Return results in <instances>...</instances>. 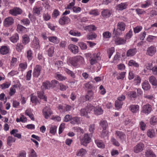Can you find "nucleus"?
I'll return each instance as SVG.
<instances>
[{"instance_id": "obj_19", "label": "nucleus", "mask_w": 157, "mask_h": 157, "mask_svg": "<svg viewBox=\"0 0 157 157\" xmlns=\"http://www.w3.org/2000/svg\"><path fill=\"white\" fill-rule=\"evenodd\" d=\"M70 122L73 124H78L80 123V118L77 117H72Z\"/></svg>"}, {"instance_id": "obj_56", "label": "nucleus", "mask_w": 157, "mask_h": 157, "mask_svg": "<svg viewBox=\"0 0 157 157\" xmlns=\"http://www.w3.org/2000/svg\"><path fill=\"white\" fill-rule=\"evenodd\" d=\"M103 37L105 38H108L110 37L111 34L109 32H104L103 34Z\"/></svg>"}, {"instance_id": "obj_46", "label": "nucleus", "mask_w": 157, "mask_h": 157, "mask_svg": "<svg viewBox=\"0 0 157 157\" xmlns=\"http://www.w3.org/2000/svg\"><path fill=\"white\" fill-rule=\"evenodd\" d=\"M111 140L113 145L117 147L120 146V144L118 141L114 138H112Z\"/></svg>"}, {"instance_id": "obj_12", "label": "nucleus", "mask_w": 157, "mask_h": 157, "mask_svg": "<svg viewBox=\"0 0 157 157\" xmlns=\"http://www.w3.org/2000/svg\"><path fill=\"white\" fill-rule=\"evenodd\" d=\"M145 155L146 157H155L156 155L152 150L149 148L146 149L145 152Z\"/></svg>"}, {"instance_id": "obj_31", "label": "nucleus", "mask_w": 157, "mask_h": 157, "mask_svg": "<svg viewBox=\"0 0 157 157\" xmlns=\"http://www.w3.org/2000/svg\"><path fill=\"white\" fill-rule=\"evenodd\" d=\"M33 44L35 47V48L37 49L39 47V40L37 38L35 37V38L33 40Z\"/></svg>"}, {"instance_id": "obj_7", "label": "nucleus", "mask_w": 157, "mask_h": 157, "mask_svg": "<svg viewBox=\"0 0 157 157\" xmlns=\"http://www.w3.org/2000/svg\"><path fill=\"white\" fill-rule=\"evenodd\" d=\"M42 67L39 65H36L34 68L33 73V75L34 77H38L40 75Z\"/></svg>"}, {"instance_id": "obj_63", "label": "nucleus", "mask_w": 157, "mask_h": 157, "mask_svg": "<svg viewBox=\"0 0 157 157\" xmlns=\"http://www.w3.org/2000/svg\"><path fill=\"white\" fill-rule=\"evenodd\" d=\"M132 35V32L131 29L130 30L129 32L125 36L126 39H128L131 37Z\"/></svg>"}, {"instance_id": "obj_30", "label": "nucleus", "mask_w": 157, "mask_h": 157, "mask_svg": "<svg viewBox=\"0 0 157 157\" xmlns=\"http://www.w3.org/2000/svg\"><path fill=\"white\" fill-rule=\"evenodd\" d=\"M97 36V34L95 33H90L86 36L87 39L89 40H93L95 39L96 38Z\"/></svg>"}, {"instance_id": "obj_39", "label": "nucleus", "mask_w": 157, "mask_h": 157, "mask_svg": "<svg viewBox=\"0 0 157 157\" xmlns=\"http://www.w3.org/2000/svg\"><path fill=\"white\" fill-rule=\"evenodd\" d=\"M49 40L53 43L58 44L59 42V40L56 37L51 36L48 38Z\"/></svg>"}, {"instance_id": "obj_15", "label": "nucleus", "mask_w": 157, "mask_h": 157, "mask_svg": "<svg viewBox=\"0 0 157 157\" xmlns=\"http://www.w3.org/2000/svg\"><path fill=\"white\" fill-rule=\"evenodd\" d=\"M51 87V83L48 81H46L43 83L41 87L43 90L49 89Z\"/></svg>"}, {"instance_id": "obj_14", "label": "nucleus", "mask_w": 157, "mask_h": 157, "mask_svg": "<svg viewBox=\"0 0 157 157\" xmlns=\"http://www.w3.org/2000/svg\"><path fill=\"white\" fill-rule=\"evenodd\" d=\"M18 131L17 129H13L10 132V134L13 135L14 137H17L18 139L21 138V134L18 133Z\"/></svg>"}, {"instance_id": "obj_51", "label": "nucleus", "mask_w": 157, "mask_h": 157, "mask_svg": "<svg viewBox=\"0 0 157 157\" xmlns=\"http://www.w3.org/2000/svg\"><path fill=\"white\" fill-rule=\"evenodd\" d=\"M23 48V46L21 43H17L16 46V49L19 52H21Z\"/></svg>"}, {"instance_id": "obj_11", "label": "nucleus", "mask_w": 157, "mask_h": 157, "mask_svg": "<svg viewBox=\"0 0 157 157\" xmlns=\"http://www.w3.org/2000/svg\"><path fill=\"white\" fill-rule=\"evenodd\" d=\"M68 48L73 54H76L78 52V47L75 45L70 44L68 46Z\"/></svg>"}, {"instance_id": "obj_57", "label": "nucleus", "mask_w": 157, "mask_h": 157, "mask_svg": "<svg viewBox=\"0 0 157 157\" xmlns=\"http://www.w3.org/2000/svg\"><path fill=\"white\" fill-rule=\"evenodd\" d=\"M21 22L24 25H29L30 23L29 20L27 18L21 20Z\"/></svg>"}, {"instance_id": "obj_4", "label": "nucleus", "mask_w": 157, "mask_h": 157, "mask_svg": "<svg viewBox=\"0 0 157 157\" xmlns=\"http://www.w3.org/2000/svg\"><path fill=\"white\" fill-rule=\"evenodd\" d=\"M115 135L122 143L125 141L126 136L124 132L120 131L117 130L115 132Z\"/></svg>"}, {"instance_id": "obj_32", "label": "nucleus", "mask_w": 157, "mask_h": 157, "mask_svg": "<svg viewBox=\"0 0 157 157\" xmlns=\"http://www.w3.org/2000/svg\"><path fill=\"white\" fill-rule=\"evenodd\" d=\"M100 124L103 128V130H106L107 127L108 126V124L106 121L101 120Z\"/></svg>"}, {"instance_id": "obj_3", "label": "nucleus", "mask_w": 157, "mask_h": 157, "mask_svg": "<svg viewBox=\"0 0 157 157\" xmlns=\"http://www.w3.org/2000/svg\"><path fill=\"white\" fill-rule=\"evenodd\" d=\"M22 13V10L19 7H14L9 11V13L13 16H17L21 14Z\"/></svg>"}, {"instance_id": "obj_23", "label": "nucleus", "mask_w": 157, "mask_h": 157, "mask_svg": "<svg viewBox=\"0 0 157 157\" xmlns=\"http://www.w3.org/2000/svg\"><path fill=\"white\" fill-rule=\"evenodd\" d=\"M31 101L34 104V105H36L39 104L40 102L38 100L36 96L31 95Z\"/></svg>"}, {"instance_id": "obj_34", "label": "nucleus", "mask_w": 157, "mask_h": 157, "mask_svg": "<svg viewBox=\"0 0 157 157\" xmlns=\"http://www.w3.org/2000/svg\"><path fill=\"white\" fill-rule=\"evenodd\" d=\"M59 83L58 81L56 80H53L51 82V87L52 88L56 87H58Z\"/></svg>"}, {"instance_id": "obj_47", "label": "nucleus", "mask_w": 157, "mask_h": 157, "mask_svg": "<svg viewBox=\"0 0 157 157\" xmlns=\"http://www.w3.org/2000/svg\"><path fill=\"white\" fill-rule=\"evenodd\" d=\"M122 104L123 102L117 100L115 101V106L116 108H121Z\"/></svg>"}, {"instance_id": "obj_6", "label": "nucleus", "mask_w": 157, "mask_h": 157, "mask_svg": "<svg viewBox=\"0 0 157 157\" xmlns=\"http://www.w3.org/2000/svg\"><path fill=\"white\" fill-rule=\"evenodd\" d=\"M14 23V19L11 17L6 18L4 22V25L6 27H8Z\"/></svg>"}, {"instance_id": "obj_55", "label": "nucleus", "mask_w": 157, "mask_h": 157, "mask_svg": "<svg viewBox=\"0 0 157 157\" xmlns=\"http://www.w3.org/2000/svg\"><path fill=\"white\" fill-rule=\"evenodd\" d=\"M119 29L117 28L116 29L115 28H114L113 30V35L115 36H118L120 35V32H118Z\"/></svg>"}, {"instance_id": "obj_40", "label": "nucleus", "mask_w": 157, "mask_h": 157, "mask_svg": "<svg viewBox=\"0 0 157 157\" xmlns=\"http://www.w3.org/2000/svg\"><path fill=\"white\" fill-rule=\"evenodd\" d=\"M108 131L106 130H103L101 135V138H105L108 137Z\"/></svg>"}, {"instance_id": "obj_45", "label": "nucleus", "mask_w": 157, "mask_h": 157, "mask_svg": "<svg viewBox=\"0 0 157 157\" xmlns=\"http://www.w3.org/2000/svg\"><path fill=\"white\" fill-rule=\"evenodd\" d=\"M86 153V151L85 149L83 148H81L78 152L77 155L78 156H82L85 154Z\"/></svg>"}, {"instance_id": "obj_53", "label": "nucleus", "mask_w": 157, "mask_h": 157, "mask_svg": "<svg viewBox=\"0 0 157 157\" xmlns=\"http://www.w3.org/2000/svg\"><path fill=\"white\" fill-rule=\"evenodd\" d=\"M142 28L141 26H137L134 28V32L135 33L139 32L142 29Z\"/></svg>"}, {"instance_id": "obj_26", "label": "nucleus", "mask_w": 157, "mask_h": 157, "mask_svg": "<svg viewBox=\"0 0 157 157\" xmlns=\"http://www.w3.org/2000/svg\"><path fill=\"white\" fill-rule=\"evenodd\" d=\"M127 5L125 3H122L119 4L117 6V9L118 10H122L126 8Z\"/></svg>"}, {"instance_id": "obj_2", "label": "nucleus", "mask_w": 157, "mask_h": 157, "mask_svg": "<svg viewBox=\"0 0 157 157\" xmlns=\"http://www.w3.org/2000/svg\"><path fill=\"white\" fill-rule=\"evenodd\" d=\"M144 144L143 143H139L134 147L133 151L136 153L141 152L144 149Z\"/></svg>"}, {"instance_id": "obj_41", "label": "nucleus", "mask_w": 157, "mask_h": 157, "mask_svg": "<svg viewBox=\"0 0 157 157\" xmlns=\"http://www.w3.org/2000/svg\"><path fill=\"white\" fill-rule=\"evenodd\" d=\"M69 33L70 34L73 36H81L80 33L77 32L73 30H70Z\"/></svg>"}, {"instance_id": "obj_28", "label": "nucleus", "mask_w": 157, "mask_h": 157, "mask_svg": "<svg viewBox=\"0 0 157 157\" xmlns=\"http://www.w3.org/2000/svg\"><path fill=\"white\" fill-rule=\"evenodd\" d=\"M95 142L98 147L101 148H103L105 147V144L101 141L96 140H95Z\"/></svg>"}, {"instance_id": "obj_18", "label": "nucleus", "mask_w": 157, "mask_h": 157, "mask_svg": "<svg viewBox=\"0 0 157 157\" xmlns=\"http://www.w3.org/2000/svg\"><path fill=\"white\" fill-rule=\"evenodd\" d=\"M149 81L150 83L154 86H157V80L153 76H150L149 78Z\"/></svg>"}, {"instance_id": "obj_42", "label": "nucleus", "mask_w": 157, "mask_h": 157, "mask_svg": "<svg viewBox=\"0 0 157 157\" xmlns=\"http://www.w3.org/2000/svg\"><path fill=\"white\" fill-rule=\"evenodd\" d=\"M157 123V118L155 116L152 117L150 120V123L152 125H154Z\"/></svg>"}, {"instance_id": "obj_10", "label": "nucleus", "mask_w": 157, "mask_h": 157, "mask_svg": "<svg viewBox=\"0 0 157 157\" xmlns=\"http://www.w3.org/2000/svg\"><path fill=\"white\" fill-rule=\"evenodd\" d=\"M70 21V19L69 17L66 16H63L59 19V22L60 25H63L68 24Z\"/></svg>"}, {"instance_id": "obj_21", "label": "nucleus", "mask_w": 157, "mask_h": 157, "mask_svg": "<svg viewBox=\"0 0 157 157\" xmlns=\"http://www.w3.org/2000/svg\"><path fill=\"white\" fill-rule=\"evenodd\" d=\"M126 25L123 22H120L117 24V28L121 31H124Z\"/></svg>"}, {"instance_id": "obj_61", "label": "nucleus", "mask_w": 157, "mask_h": 157, "mask_svg": "<svg viewBox=\"0 0 157 157\" xmlns=\"http://www.w3.org/2000/svg\"><path fill=\"white\" fill-rule=\"evenodd\" d=\"M72 117L69 115H67L64 117V121L65 122H67L70 120L71 121V119Z\"/></svg>"}, {"instance_id": "obj_13", "label": "nucleus", "mask_w": 157, "mask_h": 157, "mask_svg": "<svg viewBox=\"0 0 157 157\" xmlns=\"http://www.w3.org/2000/svg\"><path fill=\"white\" fill-rule=\"evenodd\" d=\"M142 88L144 90H149L151 88V86L147 80H145L144 82L142 85Z\"/></svg>"}, {"instance_id": "obj_60", "label": "nucleus", "mask_w": 157, "mask_h": 157, "mask_svg": "<svg viewBox=\"0 0 157 157\" xmlns=\"http://www.w3.org/2000/svg\"><path fill=\"white\" fill-rule=\"evenodd\" d=\"M10 85V84L7 83V82H6L1 85L0 86L2 87V89H3L8 88Z\"/></svg>"}, {"instance_id": "obj_36", "label": "nucleus", "mask_w": 157, "mask_h": 157, "mask_svg": "<svg viewBox=\"0 0 157 157\" xmlns=\"http://www.w3.org/2000/svg\"><path fill=\"white\" fill-rule=\"evenodd\" d=\"M128 65L130 66L135 67H138L139 66V64L133 60H130L129 61Z\"/></svg>"}, {"instance_id": "obj_49", "label": "nucleus", "mask_w": 157, "mask_h": 157, "mask_svg": "<svg viewBox=\"0 0 157 157\" xmlns=\"http://www.w3.org/2000/svg\"><path fill=\"white\" fill-rule=\"evenodd\" d=\"M86 29H88L89 31H93L96 29V28L94 25H90L86 27Z\"/></svg>"}, {"instance_id": "obj_27", "label": "nucleus", "mask_w": 157, "mask_h": 157, "mask_svg": "<svg viewBox=\"0 0 157 157\" xmlns=\"http://www.w3.org/2000/svg\"><path fill=\"white\" fill-rule=\"evenodd\" d=\"M147 135L148 137L152 138L155 135V132L154 129H149L147 132Z\"/></svg>"}, {"instance_id": "obj_1", "label": "nucleus", "mask_w": 157, "mask_h": 157, "mask_svg": "<svg viewBox=\"0 0 157 157\" xmlns=\"http://www.w3.org/2000/svg\"><path fill=\"white\" fill-rule=\"evenodd\" d=\"M83 58L80 56L70 58L69 59V62L74 67H78L82 64L83 62Z\"/></svg>"}, {"instance_id": "obj_50", "label": "nucleus", "mask_w": 157, "mask_h": 157, "mask_svg": "<svg viewBox=\"0 0 157 157\" xmlns=\"http://www.w3.org/2000/svg\"><path fill=\"white\" fill-rule=\"evenodd\" d=\"M42 9L41 8L34 7L33 9L34 13L39 15L40 14V11Z\"/></svg>"}, {"instance_id": "obj_37", "label": "nucleus", "mask_w": 157, "mask_h": 157, "mask_svg": "<svg viewBox=\"0 0 157 157\" xmlns=\"http://www.w3.org/2000/svg\"><path fill=\"white\" fill-rule=\"evenodd\" d=\"M140 127L141 130L143 131H144L146 128V124L143 121H140L139 123Z\"/></svg>"}, {"instance_id": "obj_16", "label": "nucleus", "mask_w": 157, "mask_h": 157, "mask_svg": "<svg viewBox=\"0 0 157 157\" xmlns=\"http://www.w3.org/2000/svg\"><path fill=\"white\" fill-rule=\"evenodd\" d=\"M136 48L130 49L127 51L126 55L128 57L133 56L136 54Z\"/></svg>"}, {"instance_id": "obj_59", "label": "nucleus", "mask_w": 157, "mask_h": 157, "mask_svg": "<svg viewBox=\"0 0 157 157\" xmlns=\"http://www.w3.org/2000/svg\"><path fill=\"white\" fill-rule=\"evenodd\" d=\"M114 52V48L112 47L110 48L109 51H108V54H109V58H110L112 55L113 54Z\"/></svg>"}, {"instance_id": "obj_8", "label": "nucleus", "mask_w": 157, "mask_h": 157, "mask_svg": "<svg viewBox=\"0 0 157 157\" xmlns=\"http://www.w3.org/2000/svg\"><path fill=\"white\" fill-rule=\"evenodd\" d=\"M156 51V48L153 46H151L147 49L146 54L150 56H152L155 54Z\"/></svg>"}, {"instance_id": "obj_25", "label": "nucleus", "mask_w": 157, "mask_h": 157, "mask_svg": "<svg viewBox=\"0 0 157 157\" xmlns=\"http://www.w3.org/2000/svg\"><path fill=\"white\" fill-rule=\"evenodd\" d=\"M10 40L13 43L16 42L19 40L18 35L17 33H15L10 38Z\"/></svg>"}, {"instance_id": "obj_43", "label": "nucleus", "mask_w": 157, "mask_h": 157, "mask_svg": "<svg viewBox=\"0 0 157 157\" xmlns=\"http://www.w3.org/2000/svg\"><path fill=\"white\" fill-rule=\"evenodd\" d=\"M78 45L80 46L82 50H85L87 48L86 44L83 42H78Z\"/></svg>"}, {"instance_id": "obj_44", "label": "nucleus", "mask_w": 157, "mask_h": 157, "mask_svg": "<svg viewBox=\"0 0 157 157\" xmlns=\"http://www.w3.org/2000/svg\"><path fill=\"white\" fill-rule=\"evenodd\" d=\"M56 78L60 81H63L67 79V77L60 74H57L56 76Z\"/></svg>"}, {"instance_id": "obj_22", "label": "nucleus", "mask_w": 157, "mask_h": 157, "mask_svg": "<svg viewBox=\"0 0 157 157\" xmlns=\"http://www.w3.org/2000/svg\"><path fill=\"white\" fill-rule=\"evenodd\" d=\"M9 50L6 46H2L0 49V53L1 54L5 55L9 52Z\"/></svg>"}, {"instance_id": "obj_35", "label": "nucleus", "mask_w": 157, "mask_h": 157, "mask_svg": "<svg viewBox=\"0 0 157 157\" xmlns=\"http://www.w3.org/2000/svg\"><path fill=\"white\" fill-rule=\"evenodd\" d=\"M64 71L68 75H70L73 78H74L75 77V76L74 73L68 68H65Z\"/></svg>"}, {"instance_id": "obj_9", "label": "nucleus", "mask_w": 157, "mask_h": 157, "mask_svg": "<svg viewBox=\"0 0 157 157\" xmlns=\"http://www.w3.org/2000/svg\"><path fill=\"white\" fill-rule=\"evenodd\" d=\"M43 109L42 112L44 117L46 119H48L50 116L52 114V112L50 109Z\"/></svg>"}, {"instance_id": "obj_58", "label": "nucleus", "mask_w": 157, "mask_h": 157, "mask_svg": "<svg viewBox=\"0 0 157 157\" xmlns=\"http://www.w3.org/2000/svg\"><path fill=\"white\" fill-rule=\"evenodd\" d=\"M59 87L60 90H61L64 91L66 90L68 87L64 85L62 83H59Z\"/></svg>"}, {"instance_id": "obj_38", "label": "nucleus", "mask_w": 157, "mask_h": 157, "mask_svg": "<svg viewBox=\"0 0 157 157\" xmlns=\"http://www.w3.org/2000/svg\"><path fill=\"white\" fill-rule=\"evenodd\" d=\"M94 114L97 115L102 114L103 112L102 109H94Z\"/></svg>"}, {"instance_id": "obj_54", "label": "nucleus", "mask_w": 157, "mask_h": 157, "mask_svg": "<svg viewBox=\"0 0 157 157\" xmlns=\"http://www.w3.org/2000/svg\"><path fill=\"white\" fill-rule=\"evenodd\" d=\"M65 124L64 123H63L60 125L59 128V134H60L61 133H62L65 128Z\"/></svg>"}, {"instance_id": "obj_33", "label": "nucleus", "mask_w": 157, "mask_h": 157, "mask_svg": "<svg viewBox=\"0 0 157 157\" xmlns=\"http://www.w3.org/2000/svg\"><path fill=\"white\" fill-rule=\"evenodd\" d=\"M90 109H81L80 110L81 115L82 116L86 115L87 113H90Z\"/></svg>"}, {"instance_id": "obj_48", "label": "nucleus", "mask_w": 157, "mask_h": 157, "mask_svg": "<svg viewBox=\"0 0 157 157\" xmlns=\"http://www.w3.org/2000/svg\"><path fill=\"white\" fill-rule=\"evenodd\" d=\"M48 55L50 57H51L52 56V54L54 52V48L53 47H51L48 50Z\"/></svg>"}, {"instance_id": "obj_5", "label": "nucleus", "mask_w": 157, "mask_h": 157, "mask_svg": "<svg viewBox=\"0 0 157 157\" xmlns=\"http://www.w3.org/2000/svg\"><path fill=\"white\" fill-rule=\"evenodd\" d=\"M91 139L89 135L87 133H85L84 137L81 140V143L84 145L85 144L90 143Z\"/></svg>"}, {"instance_id": "obj_52", "label": "nucleus", "mask_w": 157, "mask_h": 157, "mask_svg": "<svg viewBox=\"0 0 157 157\" xmlns=\"http://www.w3.org/2000/svg\"><path fill=\"white\" fill-rule=\"evenodd\" d=\"M56 131V127L55 126L51 127L50 129V132L53 135H54Z\"/></svg>"}, {"instance_id": "obj_64", "label": "nucleus", "mask_w": 157, "mask_h": 157, "mask_svg": "<svg viewBox=\"0 0 157 157\" xmlns=\"http://www.w3.org/2000/svg\"><path fill=\"white\" fill-rule=\"evenodd\" d=\"M26 152L24 151H22L20 152L17 157H26Z\"/></svg>"}, {"instance_id": "obj_29", "label": "nucleus", "mask_w": 157, "mask_h": 157, "mask_svg": "<svg viewBox=\"0 0 157 157\" xmlns=\"http://www.w3.org/2000/svg\"><path fill=\"white\" fill-rule=\"evenodd\" d=\"M22 43L25 44H27L29 41L30 39L29 36L27 35H25L22 37Z\"/></svg>"}, {"instance_id": "obj_62", "label": "nucleus", "mask_w": 157, "mask_h": 157, "mask_svg": "<svg viewBox=\"0 0 157 157\" xmlns=\"http://www.w3.org/2000/svg\"><path fill=\"white\" fill-rule=\"evenodd\" d=\"M125 73L124 72H121L119 75L117 77V78L118 79H123L125 77Z\"/></svg>"}, {"instance_id": "obj_20", "label": "nucleus", "mask_w": 157, "mask_h": 157, "mask_svg": "<svg viewBox=\"0 0 157 157\" xmlns=\"http://www.w3.org/2000/svg\"><path fill=\"white\" fill-rule=\"evenodd\" d=\"M44 92L42 90L37 92L38 97L40 99H43L44 101H47V97L44 95Z\"/></svg>"}, {"instance_id": "obj_17", "label": "nucleus", "mask_w": 157, "mask_h": 157, "mask_svg": "<svg viewBox=\"0 0 157 157\" xmlns=\"http://www.w3.org/2000/svg\"><path fill=\"white\" fill-rule=\"evenodd\" d=\"M115 43L116 45L123 44L126 43V40L117 37L115 40Z\"/></svg>"}, {"instance_id": "obj_24", "label": "nucleus", "mask_w": 157, "mask_h": 157, "mask_svg": "<svg viewBox=\"0 0 157 157\" xmlns=\"http://www.w3.org/2000/svg\"><path fill=\"white\" fill-rule=\"evenodd\" d=\"M16 139L14 138H13L11 136H9L7 139V144L11 146L12 145V143L14 142L15 141Z\"/></svg>"}]
</instances>
